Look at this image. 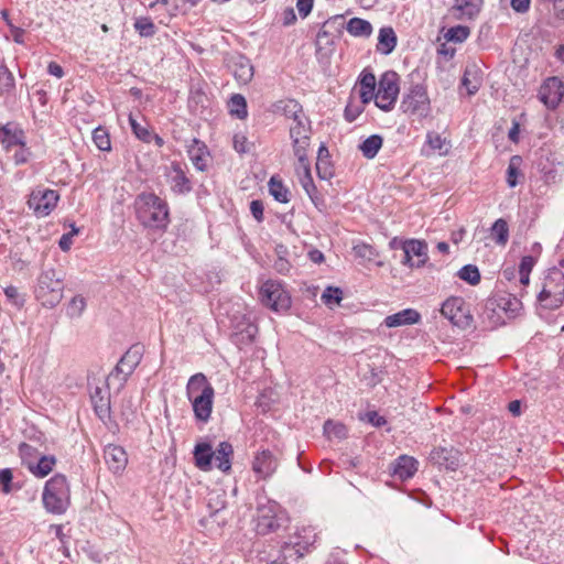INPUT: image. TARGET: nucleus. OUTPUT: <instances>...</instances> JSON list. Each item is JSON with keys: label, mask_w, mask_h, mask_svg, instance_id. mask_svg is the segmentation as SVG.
I'll list each match as a JSON object with an SVG mask.
<instances>
[{"label": "nucleus", "mask_w": 564, "mask_h": 564, "mask_svg": "<svg viewBox=\"0 0 564 564\" xmlns=\"http://www.w3.org/2000/svg\"><path fill=\"white\" fill-rule=\"evenodd\" d=\"M186 397L196 421L207 423L214 408L215 390L204 373L197 372L188 379Z\"/></svg>", "instance_id": "f257e3e1"}, {"label": "nucleus", "mask_w": 564, "mask_h": 564, "mask_svg": "<svg viewBox=\"0 0 564 564\" xmlns=\"http://www.w3.org/2000/svg\"><path fill=\"white\" fill-rule=\"evenodd\" d=\"M138 220L148 228L164 229L167 227L169 206L154 193H141L134 200Z\"/></svg>", "instance_id": "f03ea898"}, {"label": "nucleus", "mask_w": 564, "mask_h": 564, "mask_svg": "<svg viewBox=\"0 0 564 564\" xmlns=\"http://www.w3.org/2000/svg\"><path fill=\"white\" fill-rule=\"evenodd\" d=\"M42 501L50 513L63 514L67 510L70 503V489L64 475L56 474L46 481Z\"/></svg>", "instance_id": "7ed1b4c3"}, {"label": "nucleus", "mask_w": 564, "mask_h": 564, "mask_svg": "<svg viewBox=\"0 0 564 564\" xmlns=\"http://www.w3.org/2000/svg\"><path fill=\"white\" fill-rule=\"evenodd\" d=\"M538 301L546 310H556L563 304L564 273L561 269L552 268L547 271Z\"/></svg>", "instance_id": "20e7f679"}, {"label": "nucleus", "mask_w": 564, "mask_h": 564, "mask_svg": "<svg viewBox=\"0 0 564 564\" xmlns=\"http://www.w3.org/2000/svg\"><path fill=\"white\" fill-rule=\"evenodd\" d=\"M63 280L54 269L44 270L40 274L36 297L44 306H56L63 299Z\"/></svg>", "instance_id": "39448f33"}, {"label": "nucleus", "mask_w": 564, "mask_h": 564, "mask_svg": "<svg viewBox=\"0 0 564 564\" xmlns=\"http://www.w3.org/2000/svg\"><path fill=\"white\" fill-rule=\"evenodd\" d=\"M286 518L275 502L260 505L257 509L256 531L265 535L284 527Z\"/></svg>", "instance_id": "423d86ee"}, {"label": "nucleus", "mask_w": 564, "mask_h": 564, "mask_svg": "<svg viewBox=\"0 0 564 564\" xmlns=\"http://www.w3.org/2000/svg\"><path fill=\"white\" fill-rule=\"evenodd\" d=\"M142 359V348L138 345L130 347L120 358L115 369L107 378L109 388L115 381H118V389H121L127 382L129 376L134 371Z\"/></svg>", "instance_id": "0eeeda50"}, {"label": "nucleus", "mask_w": 564, "mask_h": 564, "mask_svg": "<svg viewBox=\"0 0 564 564\" xmlns=\"http://www.w3.org/2000/svg\"><path fill=\"white\" fill-rule=\"evenodd\" d=\"M399 91V75L393 70L386 72L379 80L378 90L375 96L377 107L384 111L391 110L397 101Z\"/></svg>", "instance_id": "6e6552de"}, {"label": "nucleus", "mask_w": 564, "mask_h": 564, "mask_svg": "<svg viewBox=\"0 0 564 564\" xmlns=\"http://www.w3.org/2000/svg\"><path fill=\"white\" fill-rule=\"evenodd\" d=\"M261 302L275 312L288 311L291 306V297L276 281H267L260 289Z\"/></svg>", "instance_id": "1a4fd4ad"}, {"label": "nucleus", "mask_w": 564, "mask_h": 564, "mask_svg": "<svg viewBox=\"0 0 564 564\" xmlns=\"http://www.w3.org/2000/svg\"><path fill=\"white\" fill-rule=\"evenodd\" d=\"M59 195L56 191L36 187L30 194L28 206L36 217H46L56 207Z\"/></svg>", "instance_id": "9d476101"}, {"label": "nucleus", "mask_w": 564, "mask_h": 564, "mask_svg": "<svg viewBox=\"0 0 564 564\" xmlns=\"http://www.w3.org/2000/svg\"><path fill=\"white\" fill-rule=\"evenodd\" d=\"M441 313L453 325L460 328H467L471 325L473 317L463 297L452 296L447 299L441 307Z\"/></svg>", "instance_id": "9b49d317"}, {"label": "nucleus", "mask_w": 564, "mask_h": 564, "mask_svg": "<svg viewBox=\"0 0 564 564\" xmlns=\"http://www.w3.org/2000/svg\"><path fill=\"white\" fill-rule=\"evenodd\" d=\"M401 107L405 113L426 117L430 112V98L423 85H414L404 96Z\"/></svg>", "instance_id": "f8f14e48"}, {"label": "nucleus", "mask_w": 564, "mask_h": 564, "mask_svg": "<svg viewBox=\"0 0 564 564\" xmlns=\"http://www.w3.org/2000/svg\"><path fill=\"white\" fill-rule=\"evenodd\" d=\"M33 452L36 449L29 445L22 444L20 446V455L22 457L23 463L26 465L29 470L36 477L43 478L47 476L56 464V459L54 456H41L37 462H33L29 459V456H32Z\"/></svg>", "instance_id": "ddd939ff"}, {"label": "nucleus", "mask_w": 564, "mask_h": 564, "mask_svg": "<svg viewBox=\"0 0 564 564\" xmlns=\"http://www.w3.org/2000/svg\"><path fill=\"white\" fill-rule=\"evenodd\" d=\"M227 66L239 84H248L253 78V66L251 62L242 55H232L227 61Z\"/></svg>", "instance_id": "4468645a"}, {"label": "nucleus", "mask_w": 564, "mask_h": 564, "mask_svg": "<svg viewBox=\"0 0 564 564\" xmlns=\"http://www.w3.org/2000/svg\"><path fill=\"white\" fill-rule=\"evenodd\" d=\"M167 181L171 184V189L176 194H186L192 191V183L186 176L185 170L178 162H172L167 173Z\"/></svg>", "instance_id": "2eb2a0df"}, {"label": "nucleus", "mask_w": 564, "mask_h": 564, "mask_svg": "<svg viewBox=\"0 0 564 564\" xmlns=\"http://www.w3.org/2000/svg\"><path fill=\"white\" fill-rule=\"evenodd\" d=\"M276 468L278 459L269 449L259 452L252 462V470L261 479L270 477L276 470Z\"/></svg>", "instance_id": "dca6fc26"}, {"label": "nucleus", "mask_w": 564, "mask_h": 564, "mask_svg": "<svg viewBox=\"0 0 564 564\" xmlns=\"http://www.w3.org/2000/svg\"><path fill=\"white\" fill-rule=\"evenodd\" d=\"M104 459L108 468L115 474L123 471L128 464V455L124 448L113 444H109L105 447Z\"/></svg>", "instance_id": "f3484780"}, {"label": "nucleus", "mask_w": 564, "mask_h": 564, "mask_svg": "<svg viewBox=\"0 0 564 564\" xmlns=\"http://www.w3.org/2000/svg\"><path fill=\"white\" fill-rule=\"evenodd\" d=\"M564 94L562 82L557 77H550L545 80L540 90L541 100L551 107H556Z\"/></svg>", "instance_id": "a211bd4d"}, {"label": "nucleus", "mask_w": 564, "mask_h": 564, "mask_svg": "<svg viewBox=\"0 0 564 564\" xmlns=\"http://www.w3.org/2000/svg\"><path fill=\"white\" fill-rule=\"evenodd\" d=\"M0 141L6 151L11 152L13 148L23 145L25 135L17 124L7 123L0 128Z\"/></svg>", "instance_id": "6ab92c4d"}, {"label": "nucleus", "mask_w": 564, "mask_h": 564, "mask_svg": "<svg viewBox=\"0 0 564 564\" xmlns=\"http://www.w3.org/2000/svg\"><path fill=\"white\" fill-rule=\"evenodd\" d=\"M90 398L97 416L100 420L108 419L110 415V394L108 389L96 387Z\"/></svg>", "instance_id": "aec40b11"}, {"label": "nucleus", "mask_w": 564, "mask_h": 564, "mask_svg": "<svg viewBox=\"0 0 564 564\" xmlns=\"http://www.w3.org/2000/svg\"><path fill=\"white\" fill-rule=\"evenodd\" d=\"M195 465L204 471H209L213 468L214 449L209 443H197L193 451Z\"/></svg>", "instance_id": "412c9836"}, {"label": "nucleus", "mask_w": 564, "mask_h": 564, "mask_svg": "<svg viewBox=\"0 0 564 564\" xmlns=\"http://www.w3.org/2000/svg\"><path fill=\"white\" fill-rule=\"evenodd\" d=\"M234 456L232 445L228 442H220L214 451L213 465L223 473H229L231 469V459Z\"/></svg>", "instance_id": "4be33fe9"}, {"label": "nucleus", "mask_w": 564, "mask_h": 564, "mask_svg": "<svg viewBox=\"0 0 564 564\" xmlns=\"http://www.w3.org/2000/svg\"><path fill=\"white\" fill-rule=\"evenodd\" d=\"M186 148L187 154L193 165L198 171H205L207 166L206 155L208 154L207 147L205 145V143L196 138H193L191 140V143L187 144Z\"/></svg>", "instance_id": "5701e85b"}, {"label": "nucleus", "mask_w": 564, "mask_h": 564, "mask_svg": "<svg viewBox=\"0 0 564 564\" xmlns=\"http://www.w3.org/2000/svg\"><path fill=\"white\" fill-rule=\"evenodd\" d=\"M481 317L484 321L488 322L490 327H497L506 323L503 310L499 306V303H497L494 296L485 302Z\"/></svg>", "instance_id": "b1692460"}, {"label": "nucleus", "mask_w": 564, "mask_h": 564, "mask_svg": "<svg viewBox=\"0 0 564 564\" xmlns=\"http://www.w3.org/2000/svg\"><path fill=\"white\" fill-rule=\"evenodd\" d=\"M431 459L447 469H455L458 466V451L453 447H437L430 454Z\"/></svg>", "instance_id": "393cba45"}, {"label": "nucleus", "mask_w": 564, "mask_h": 564, "mask_svg": "<svg viewBox=\"0 0 564 564\" xmlns=\"http://www.w3.org/2000/svg\"><path fill=\"white\" fill-rule=\"evenodd\" d=\"M421 315L413 308H405L384 318V325L389 328L404 325H413L420 322Z\"/></svg>", "instance_id": "a878e982"}, {"label": "nucleus", "mask_w": 564, "mask_h": 564, "mask_svg": "<svg viewBox=\"0 0 564 564\" xmlns=\"http://www.w3.org/2000/svg\"><path fill=\"white\" fill-rule=\"evenodd\" d=\"M482 0H455L453 15L458 19H473L481 8Z\"/></svg>", "instance_id": "bb28decb"}, {"label": "nucleus", "mask_w": 564, "mask_h": 564, "mask_svg": "<svg viewBox=\"0 0 564 564\" xmlns=\"http://www.w3.org/2000/svg\"><path fill=\"white\" fill-rule=\"evenodd\" d=\"M398 37L391 26L381 28L378 34L377 52L383 55L392 53L397 46Z\"/></svg>", "instance_id": "cd10ccee"}, {"label": "nucleus", "mask_w": 564, "mask_h": 564, "mask_svg": "<svg viewBox=\"0 0 564 564\" xmlns=\"http://www.w3.org/2000/svg\"><path fill=\"white\" fill-rule=\"evenodd\" d=\"M417 470V462L413 457L402 455L393 466V475L399 479L405 480L411 478Z\"/></svg>", "instance_id": "c85d7f7f"}, {"label": "nucleus", "mask_w": 564, "mask_h": 564, "mask_svg": "<svg viewBox=\"0 0 564 564\" xmlns=\"http://www.w3.org/2000/svg\"><path fill=\"white\" fill-rule=\"evenodd\" d=\"M404 253L411 254V257H417V261L415 262V268L423 267L429 260L427 256V245L425 241L410 239L405 240L404 245Z\"/></svg>", "instance_id": "c756f323"}, {"label": "nucleus", "mask_w": 564, "mask_h": 564, "mask_svg": "<svg viewBox=\"0 0 564 564\" xmlns=\"http://www.w3.org/2000/svg\"><path fill=\"white\" fill-rule=\"evenodd\" d=\"M226 491L223 489H212L207 494V507L210 510V517H217L226 508Z\"/></svg>", "instance_id": "7c9ffc66"}, {"label": "nucleus", "mask_w": 564, "mask_h": 564, "mask_svg": "<svg viewBox=\"0 0 564 564\" xmlns=\"http://www.w3.org/2000/svg\"><path fill=\"white\" fill-rule=\"evenodd\" d=\"M494 297L507 317H513L522 308L521 301L511 294H499Z\"/></svg>", "instance_id": "2f4dec72"}, {"label": "nucleus", "mask_w": 564, "mask_h": 564, "mask_svg": "<svg viewBox=\"0 0 564 564\" xmlns=\"http://www.w3.org/2000/svg\"><path fill=\"white\" fill-rule=\"evenodd\" d=\"M346 30L352 36L369 37L373 29L369 21L351 18L347 23Z\"/></svg>", "instance_id": "473e14b6"}, {"label": "nucleus", "mask_w": 564, "mask_h": 564, "mask_svg": "<svg viewBox=\"0 0 564 564\" xmlns=\"http://www.w3.org/2000/svg\"><path fill=\"white\" fill-rule=\"evenodd\" d=\"M383 144V139L379 134H372L364 140L358 149L366 159H373Z\"/></svg>", "instance_id": "72a5a7b5"}, {"label": "nucleus", "mask_w": 564, "mask_h": 564, "mask_svg": "<svg viewBox=\"0 0 564 564\" xmlns=\"http://www.w3.org/2000/svg\"><path fill=\"white\" fill-rule=\"evenodd\" d=\"M360 98L362 102L367 104L372 100L376 96V77L371 73H365L360 79Z\"/></svg>", "instance_id": "f704fd0d"}, {"label": "nucleus", "mask_w": 564, "mask_h": 564, "mask_svg": "<svg viewBox=\"0 0 564 564\" xmlns=\"http://www.w3.org/2000/svg\"><path fill=\"white\" fill-rule=\"evenodd\" d=\"M228 108L232 116L243 120L248 117L247 100L240 94H235L228 101Z\"/></svg>", "instance_id": "c9c22d12"}, {"label": "nucleus", "mask_w": 564, "mask_h": 564, "mask_svg": "<svg viewBox=\"0 0 564 564\" xmlns=\"http://www.w3.org/2000/svg\"><path fill=\"white\" fill-rule=\"evenodd\" d=\"M15 88V79L12 72L0 64V97L11 94Z\"/></svg>", "instance_id": "e433bc0d"}, {"label": "nucleus", "mask_w": 564, "mask_h": 564, "mask_svg": "<svg viewBox=\"0 0 564 564\" xmlns=\"http://www.w3.org/2000/svg\"><path fill=\"white\" fill-rule=\"evenodd\" d=\"M276 110L282 111L289 118L297 120L303 117L301 105L294 99L281 100L276 105Z\"/></svg>", "instance_id": "4c0bfd02"}, {"label": "nucleus", "mask_w": 564, "mask_h": 564, "mask_svg": "<svg viewBox=\"0 0 564 564\" xmlns=\"http://www.w3.org/2000/svg\"><path fill=\"white\" fill-rule=\"evenodd\" d=\"M208 98L199 89L191 90V95L188 98V108L192 112L198 115L202 113L203 110L207 107Z\"/></svg>", "instance_id": "58836bf2"}, {"label": "nucleus", "mask_w": 564, "mask_h": 564, "mask_svg": "<svg viewBox=\"0 0 564 564\" xmlns=\"http://www.w3.org/2000/svg\"><path fill=\"white\" fill-rule=\"evenodd\" d=\"M269 191L270 194L274 197V199L280 203H288L290 200L289 189L283 185V183L280 180H276L274 176H272L269 181Z\"/></svg>", "instance_id": "ea45409f"}, {"label": "nucleus", "mask_w": 564, "mask_h": 564, "mask_svg": "<svg viewBox=\"0 0 564 564\" xmlns=\"http://www.w3.org/2000/svg\"><path fill=\"white\" fill-rule=\"evenodd\" d=\"M491 235L498 245L505 246L509 239V228L505 219H497L491 227Z\"/></svg>", "instance_id": "a19ab883"}, {"label": "nucleus", "mask_w": 564, "mask_h": 564, "mask_svg": "<svg viewBox=\"0 0 564 564\" xmlns=\"http://www.w3.org/2000/svg\"><path fill=\"white\" fill-rule=\"evenodd\" d=\"M324 434L328 438L343 440L347 436V427L343 423L327 420L324 423Z\"/></svg>", "instance_id": "79ce46f5"}, {"label": "nucleus", "mask_w": 564, "mask_h": 564, "mask_svg": "<svg viewBox=\"0 0 564 564\" xmlns=\"http://www.w3.org/2000/svg\"><path fill=\"white\" fill-rule=\"evenodd\" d=\"M352 250L355 257L365 262H371L379 256L375 247L365 242L356 245Z\"/></svg>", "instance_id": "37998d69"}, {"label": "nucleus", "mask_w": 564, "mask_h": 564, "mask_svg": "<svg viewBox=\"0 0 564 564\" xmlns=\"http://www.w3.org/2000/svg\"><path fill=\"white\" fill-rule=\"evenodd\" d=\"M462 85L467 89L468 95L476 94L480 87V79L477 77V70L466 68L462 79Z\"/></svg>", "instance_id": "c03bdc74"}, {"label": "nucleus", "mask_w": 564, "mask_h": 564, "mask_svg": "<svg viewBox=\"0 0 564 564\" xmlns=\"http://www.w3.org/2000/svg\"><path fill=\"white\" fill-rule=\"evenodd\" d=\"M311 128L307 123V120L303 117L299 118L297 120H294V124L290 128V137L292 140H295L297 138H311Z\"/></svg>", "instance_id": "a18cd8bd"}, {"label": "nucleus", "mask_w": 564, "mask_h": 564, "mask_svg": "<svg viewBox=\"0 0 564 564\" xmlns=\"http://www.w3.org/2000/svg\"><path fill=\"white\" fill-rule=\"evenodd\" d=\"M134 29L141 36L144 37L153 36L156 32L154 23L148 17L137 18L134 22Z\"/></svg>", "instance_id": "49530a36"}, {"label": "nucleus", "mask_w": 564, "mask_h": 564, "mask_svg": "<svg viewBox=\"0 0 564 564\" xmlns=\"http://www.w3.org/2000/svg\"><path fill=\"white\" fill-rule=\"evenodd\" d=\"M458 276L470 285H476L480 282V273L476 265L466 264L458 271Z\"/></svg>", "instance_id": "de8ad7c7"}, {"label": "nucleus", "mask_w": 564, "mask_h": 564, "mask_svg": "<svg viewBox=\"0 0 564 564\" xmlns=\"http://www.w3.org/2000/svg\"><path fill=\"white\" fill-rule=\"evenodd\" d=\"M470 34L468 26L457 25L447 30L445 39L455 43L464 42Z\"/></svg>", "instance_id": "09e8293b"}, {"label": "nucleus", "mask_w": 564, "mask_h": 564, "mask_svg": "<svg viewBox=\"0 0 564 564\" xmlns=\"http://www.w3.org/2000/svg\"><path fill=\"white\" fill-rule=\"evenodd\" d=\"M93 140L96 147L101 151L111 149L110 138L106 129L98 127L93 132Z\"/></svg>", "instance_id": "8fccbe9b"}, {"label": "nucleus", "mask_w": 564, "mask_h": 564, "mask_svg": "<svg viewBox=\"0 0 564 564\" xmlns=\"http://www.w3.org/2000/svg\"><path fill=\"white\" fill-rule=\"evenodd\" d=\"M129 123L132 132L139 140L145 143H150L152 141V132L147 127L140 124L132 115L129 116Z\"/></svg>", "instance_id": "3c124183"}, {"label": "nucleus", "mask_w": 564, "mask_h": 564, "mask_svg": "<svg viewBox=\"0 0 564 564\" xmlns=\"http://www.w3.org/2000/svg\"><path fill=\"white\" fill-rule=\"evenodd\" d=\"M316 172L321 180L329 181L335 175V169L332 164L330 160H317L316 161Z\"/></svg>", "instance_id": "603ef678"}, {"label": "nucleus", "mask_w": 564, "mask_h": 564, "mask_svg": "<svg viewBox=\"0 0 564 564\" xmlns=\"http://www.w3.org/2000/svg\"><path fill=\"white\" fill-rule=\"evenodd\" d=\"M311 138H297L293 141V151L294 155L297 158L299 162H304L307 159V149L310 147Z\"/></svg>", "instance_id": "864d4df0"}, {"label": "nucleus", "mask_w": 564, "mask_h": 564, "mask_svg": "<svg viewBox=\"0 0 564 564\" xmlns=\"http://www.w3.org/2000/svg\"><path fill=\"white\" fill-rule=\"evenodd\" d=\"M86 307V300L80 296L76 295L72 299V301L68 304L67 307V315L70 317H79Z\"/></svg>", "instance_id": "5fc2aeb1"}, {"label": "nucleus", "mask_w": 564, "mask_h": 564, "mask_svg": "<svg viewBox=\"0 0 564 564\" xmlns=\"http://www.w3.org/2000/svg\"><path fill=\"white\" fill-rule=\"evenodd\" d=\"M521 159L518 155L512 156L508 170H507V183L510 187H516L518 184V175H519V163Z\"/></svg>", "instance_id": "6e6d98bb"}, {"label": "nucleus", "mask_w": 564, "mask_h": 564, "mask_svg": "<svg viewBox=\"0 0 564 564\" xmlns=\"http://www.w3.org/2000/svg\"><path fill=\"white\" fill-rule=\"evenodd\" d=\"M341 299L343 292L338 288L328 286L322 294L323 302L328 306L339 304Z\"/></svg>", "instance_id": "4d7b16f0"}, {"label": "nucleus", "mask_w": 564, "mask_h": 564, "mask_svg": "<svg viewBox=\"0 0 564 564\" xmlns=\"http://www.w3.org/2000/svg\"><path fill=\"white\" fill-rule=\"evenodd\" d=\"M299 180H300V183H301L303 189L310 196L311 200L314 204H316L315 195L317 193V188L314 184L312 174H307V172H305V175H301V178H299Z\"/></svg>", "instance_id": "13d9d810"}, {"label": "nucleus", "mask_w": 564, "mask_h": 564, "mask_svg": "<svg viewBox=\"0 0 564 564\" xmlns=\"http://www.w3.org/2000/svg\"><path fill=\"white\" fill-rule=\"evenodd\" d=\"M11 152H13L12 158L17 165L26 163L31 154L30 150L26 148L25 142L23 145L13 148Z\"/></svg>", "instance_id": "bf43d9fd"}, {"label": "nucleus", "mask_w": 564, "mask_h": 564, "mask_svg": "<svg viewBox=\"0 0 564 564\" xmlns=\"http://www.w3.org/2000/svg\"><path fill=\"white\" fill-rule=\"evenodd\" d=\"M234 148L239 153H247L249 151L248 139L245 134L237 133L234 137Z\"/></svg>", "instance_id": "052dcab7"}, {"label": "nucleus", "mask_w": 564, "mask_h": 564, "mask_svg": "<svg viewBox=\"0 0 564 564\" xmlns=\"http://www.w3.org/2000/svg\"><path fill=\"white\" fill-rule=\"evenodd\" d=\"M13 475L11 469L6 468L0 470V485L2 486V491L8 494L10 492L11 488V481H12Z\"/></svg>", "instance_id": "680f3d73"}, {"label": "nucleus", "mask_w": 564, "mask_h": 564, "mask_svg": "<svg viewBox=\"0 0 564 564\" xmlns=\"http://www.w3.org/2000/svg\"><path fill=\"white\" fill-rule=\"evenodd\" d=\"M78 234V229L73 227V230L68 234H64L58 242L59 248L63 251H68L73 245V237Z\"/></svg>", "instance_id": "e2e57ef3"}, {"label": "nucleus", "mask_w": 564, "mask_h": 564, "mask_svg": "<svg viewBox=\"0 0 564 564\" xmlns=\"http://www.w3.org/2000/svg\"><path fill=\"white\" fill-rule=\"evenodd\" d=\"M536 263V259L532 256H524L519 264V273H531L533 267Z\"/></svg>", "instance_id": "0e129e2a"}, {"label": "nucleus", "mask_w": 564, "mask_h": 564, "mask_svg": "<svg viewBox=\"0 0 564 564\" xmlns=\"http://www.w3.org/2000/svg\"><path fill=\"white\" fill-rule=\"evenodd\" d=\"M314 0H297L296 9L302 18H306L313 8Z\"/></svg>", "instance_id": "69168bd1"}, {"label": "nucleus", "mask_w": 564, "mask_h": 564, "mask_svg": "<svg viewBox=\"0 0 564 564\" xmlns=\"http://www.w3.org/2000/svg\"><path fill=\"white\" fill-rule=\"evenodd\" d=\"M427 143L433 150L442 151L445 140L438 133H429Z\"/></svg>", "instance_id": "338daca9"}, {"label": "nucleus", "mask_w": 564, "mask_h": 564, "mask_svg": "<svg viewBox=\"0 0 564 564\" xmlns=\"http://www.w3.org/2000/svg\"><path fill=\"white\" fill-rule=\"evenodd\" d=\"M250 212L258 221L263 220V204L261 200H252L250 203Z\"/></svg>", "instance_id": "774afa93"}]
</instances>
